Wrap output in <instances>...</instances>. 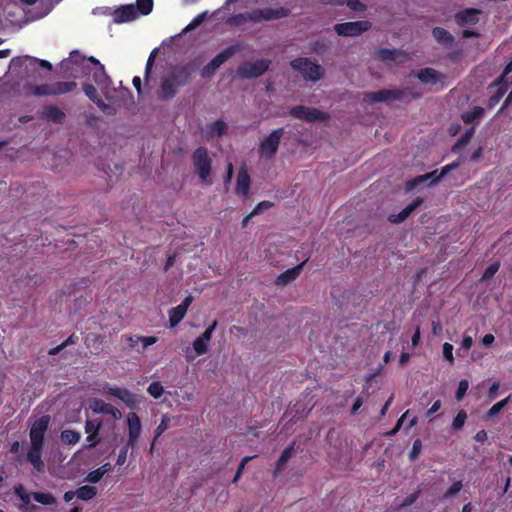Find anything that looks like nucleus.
Returning a JSON list of instances; mask_svg holds the SVG:
<instances>
[{
	"label": "nucleus",
	"instance_id": "nucleus-50",
	"mask_svg": "<svg viewBox=\"0 0 512 512\" xmlns=\"http://www.w3.org/2000/svg\"><path fill=\"white\" fill-rule=\"evenodd\" d=\"M209 343L197 337L193 341V349L197 355H203L208 352Z\"/></svg>",
	"mask_w": 512,
	"mask_h": 512
},
{
	"label": "nucleus",
	"instance_id": "nucleus-59",
	"mask_svg": "<svg viewBox=\"0 0 512 512\" xmlns=\"http://www.w3.org/2000/svg\"><path fill=\"white\" fill-rule=\"evenodd\" d=\"M104 475L101 473V471L97 468L91 472L88 473L86 477V481L90 483H98Z\"/></svg>",
	"mask_w": 512,
	"mask_h": 512
},
{
	"label": "nucleus",
	"instance_id": "nucleus-48",
	"mask_svg": "<svg viewBox=\"0 0 512 512\" xmlns=\"http://www.w3.org/2000/svg\"><path fill=\"white\" fill-rule=\"evenodd\" d=\"M147 391L152 397L158 399L163 395L164 388L160 382L154 381L148 386Z\"/></svg>",
	"mask_w": 512,
	"mask_h": 512
},
{
	"label": "nucleus",
	"instance_id": "nucleus-40",
	"mask_svg": "<svg viewBox=\"0 0 512 512\" xmlns=\"http://www.w3.org/2000/svg\"><path fill=\"white\" fill-rule=\"evenodd\" d=\"M294 445H295V442H293L291 445H289L282 451V453L276 463L275 474L277 472L281 471L284 468V466L286 465V463L288 462V460L291 458L293 451H294Z\"/></svg>",
	"mask_w": 512,
	"mask_h": 512
},
{
	"label": "nucleus",
	"instance_id": "nucleus-9",
	"mask_svg": "<svg viewBox=\"0 0 512 512\" xmlns=\"http://www.w3.org/2000/svg\"><path fill=\"white\" fill-rule=\"evenodd\" d=\"M284 134V128L273 130L265 137L259 145V153L262 157L272 158L278 151L281 138Z\"/></svg>",
	"mask_w": 512,
	"mask_h": 512
},
{
	"label": "nucleus",
	"instance_id": "nucleus-4",
	"mask_svg": "<svg viewBox=\"0 0 512 512\" xmlns=\"http://www.w3.org/2000/svg\"><path fill=\"white\" fill-rule=\"evenodd\" d=\"M88 58L89 57L83 56L76 50L72 51L70 56L61 62V68L66 72H70L75 78L80 75H90L91 63Z\"/></svg>",
	"mask_w": 512,
	"mask_h": 512
},
{
	"label": "nucleus",
	"instance_id": "nucleus-38",
	"mask_svg": "<svg viewBox=\"0 0 512 512\" xmlns=\"http://www.w3.org/2000/svg\"><path fill=\"white\" fill-rule=\"evenodd\" d=\"M61 441L66 445H74L81 439L80 432L72 429H65L61 432Z\"/></svg>",
	"mask_w": 512,
	"mask_h": 512
},
{
	"label": "nucleus",
	"instance_id": "nucleus-63",
	"mask_svg": "<svg viewBox=\"0 0 512 512\" xmlns=\"http://www.w3.org/2000/svg\"><path fill=\"white\" fill-rule=\"evenodd\" d=\"M129 447L130 446H127V444H126L124 447H122L120 449L117 460H116L117 465L122 466L126 462L127 452H128Z\"/></svg>",
	"mask_w": 512,
	"mask_h": 512
},
{
	"label": "nucleus",
	"instance_id": "nucleus-21",
	"mask_svg": "<svg viewBox=\"0 0 512 512\" xmlns=\"http://www.w3.org/2000/svg\"><path fill=\"white\" fill-rule=\"evenodd\" d=\"M377 58L383 62L393 61L401 64L408 60V55L400 49L381 48L377 52Z\"/></svg>",
	"mask_w": 512,
	"mask_h": 512
},
{
	"label": "nucleus",
	"instance_id": "nucleus-10",
	"mask_svg": "<svg viewBox=\"0 0 512 512\" xmlns=\"http://www.w3.org/2000/svg\"><path fill=\"white\" fill-rule=\"evenodd\" d=\"M104 395L120 399L129 409H136L139 403L138 395L126 388L106 384L102 390Z\"/></svg>",
	"mask_w": 512,
	"mask_h": 512
},
{
	"label": "nucleus",
	"instance_id": "nucleus-23",
	"mask_svg": "<svg viewBox=\"0 0 512 512\" xmlns=\"http://www.w3.org/2000/svg\"><path fill=\"white\" fill-rule=\"evenodd\" d=\"M481 10L476 8H466L455 14V21L459 26L475 25L479 22Z\"/></svg>",
	"mask_w": 512,
	"mask_h": 512
},
{
	"label": "nucleus",
	"instance_id": "nucleus-42",
	"mask_svg": "<svg viewBox=\"0 0 512 512\" xmlns=\"http://www.w3.org/2000/svg\"><path fill=\"white\" fill-rule=\"evenodd\" d=\"M32 93L35 96H53L52 83H44L32 86Z\"/></svg>",
	"mask_w": 512,
	"mask_h": 512
},
{
	"label": "nucleus",
	"instance_id": "nucleus-33",
	"mask_svg": "<svg viewBox=\"0 0 512 512\" xmlns=\"http://www.w3.org/2000/svg\"><path fill=\"white\" fill-rule=\"evenodd\" d=\"M77 88V83L74 81H59L52 83L53 96L67 94Z\"/></svg>",
	"mask_w": 512,
	"mask_h": 512
},
{
	"label": "nucleus",
	"instance_id": "nucleus-49",
	"mask_svg": "<svg viewBox=\"0 0 512 512\" xmlns=\"http://www.w3.org/2000/svg\"><path fill=\"white\" fill-rule=\"evenodd\" d=\"M463 488V483L461 480L455 481L443 494L444 499H450L458 494Z\"/></svg>",
	"mask_w": 512,
	"mask_h": 512
},
{
	"label": "nucleus",
	"instance_id": "nucleus-57",
	"mask_svg": "<svg viewBox=\"0 0 512 512\" xmlns=\"http://www.w3.org/2000/svg\"><path fill=\"white\" fill-rule=\"evenodd\" d=\"M462 164L461 159H457L456 161H453L452 163H449L445 166H443L440 170V176L447 175L450 171L455 170Z\"/></svg>",
	"mask_w": 512,
	"mask_h": 512
},
{
	"label": "nucleus",
	"instance_id": "nucleus-15",
	"mask_svg": "<svg viewBox=\"0 0 512 512\" xmlns=\"http://www.w3.org/2000/svg\"><path fill=\"white\" fill-rule=\"evenodd\" d=\"M180 88L182 87L176 81L171 80L170 74H167L162 78L157 96L160 100H171L177 95Z\"/></svg>",
	"mask_w": 512,
	"mask_h": 512
},
{
	"label": "nucleus",
	"instance_id": "nucleus-43",
	"mask_svg": "<svg viewBox=\"0 0 512 512\" xmlns=\"http://www.w3.org/2000/svg\"><path fill=\"white\" fill-rule=\"evenodd\" d=\"M103 337L98 334H89L86 337L85 343L88 348H93L97 353L101 350Z\"/></svg>",
	"mask_w": 512,
	"mask_h": 512
},
{
	"label": "nucleus",
	"instance_id": "nucleus-11",
	"mask_svg": "<svg viewBox=\"0 0 512 512\" xmlns=\"http://www.w3.org/2000/svg\"><path fill=\"white\" fill-rule=\"evenodd\" d=\"M237 51L235 46H229L217 54L207 65L201 70L200 74L202 78H210L216 70L227 60H229Z\"/></svg>",
	"mask_w": 512,
	"mask_h": 512
},
{
	"label": "nucleus",
	"instance_id": "nucleus-61",
	"mask_svg": "<svg viewBox=\"0 0 512 512\" xmlns=\"http://www.w3.org/2000/svg\"><path fill=\"white\" fill-rule=\"evenodd\" d=\"M251 458H252V457H248V456H246V457H244V458L241 460V462H240V464H239V466H238V469H237V471H236V473H235V476H234V478H233V483H236V482L239 480V478L241 477L242 472H243V470H244V468H245V465L248 463V461H249Z\"/></svg>",
	"mask_w": 512,
	"mask_h": 512
},
{
	"label": "nucleus",
	"instance_id": "nucleus-55",
	"mask_svg": "<svg viewBox=\"0 0 512 512\" xmlns=\"http://www.w3.org/2000/svg\"><path fill=\"white\" fill-rule=\"evenodd\" d=\"M86 441L87 444L83 447V449H91L96 447L100 443L99 434H88Z\"/></svg>",
	"mask_w": 512,
	"mask_h": 512
},
{
	"label": "nucleus",
	"instance_id": "nucleus-27",
	"mask_svg": "<svg viewBox=\"0 0 512 512\" xmlns=\"http://www.w3.org/2000/svg\"><path fill=\"white\" fill-rule=\"evenodd\" d=\"M304 265H305V261L300 263L299 265H297L293 268L287 269L286 271L281 273L276 279V284L285 286V285L293 282L300 275L301 270Z\"/></svg>",
	"mask_w": 512,
	"mask_h": 512
},
{
	"label": "nucleus",
	"instance_id": "nucleus-36",
	"mask_svg": "<svg viewBox=\"0 0 512 512\" xmlns=\"http://www.w3.org/2000/svg\"><path fill=\"white\" fill-rule=\"evenodd\" d=\"M207 132L210 136L221 137L227 133V124L223 120H216L207 126Z\"/></svg>",
	"mask_w": 512,
	"mask_h": 512
},
{
	"label": "nucleus",
	"instance_id": "nucleus-22",
	"mask_svg": "<svg viewBox=\"0 0 512 512\" xmlns=\"http://www.w3.org/2000/svg\"><path fill=\"white\" fill-rule=\"evenodd\" d=\"M424 202L422 197H416L398 214H391L388 217L389 222L393 224H400L404 222L420 205Z\"/></svg>",
	"mask_w": 512,
	"mask_h": 512
},
{
	"label": "nucleus",
	"instance_id": "nucleus-1",
	"mask_svg": "<svg viewBox=\"0 0 512 512\" xmlns=\"http://www.w3.org/2000/svg\"><path fill=\"white\" fill-rule=\"evenodd\" d=\"M50 424V416L43 415L31 426L29 431L30 447L26 454V460L33 466L34 470L43 473L45 463L42 460L44 450L45 433Z\"/></svg>",
	"mask_w": 512,
	"mask_h": 512
},
{
	"label": "nucleus",
	"instance_id": "nucleus-60",
	"mask_svg": "<svg viewBox=\"0 0 512 512\" xmlns=\"http://www.w3.org/2000/svg\"><path fill=\"white\" fill-rule=\"evenodd\" d=\"M346 5L354 11H364L366 6L360 0H345Z\"/></svg>",
	"mask_w": 512,
	"mask_h": 512
},
{
	"label": "nucleus",
	"instance_id": "nucleus-29",
	"mask_svg": "<svg viewBox=\"0 0 512 512\" xmlns=\"http://www.w3.org/2000/svg\"><path fill=\"white\" fill-rule=\"evenodd\" d=\"M441 76V73L433 68H423L417 73L418 79L425 84H436Z\"/></svg>",
	"mask_w": 512,
	"mask_h": 512
},
{
	"label": "nucleus",
	"instance_id": "nucleus-25",
	"mask_svg": "<svg viewBox=\"0 0 512 512\" xmlns=\"http://www.w3.org/2000/svg\"><path fill=\"white\" fill-rule=\"evenodd\" d=\"M41 118L54 124H62L65 121L66 114L55 105L43 107Z\"/></svg>",
	"mask_w": 512,
	"mask_h": 512
},
{
	"label": "nucleus",
	"instance_id": "nucleus-34",
	"mask_svg": "<svg viewBox=\"0 0 512 512\" xmlns=\"http://www.w3.org/2000/svg\"><path fill=\"white\" fill-rule=\"evenodd\" d=\"M490 86H493V85L491 84ZM496 86H497V91L493 95H491L489 97V99L487 100V108L488 109H492L493 107H495L500 102V100L503 98V96L506 94V92L508 90L506 83H501Z\"/></svg>",
	"mask_w": 512,
	"mask_h": 512
},
{
	"label": "nucleus",
	"instance_id": "nucleus-17",
	"mask_svg": "<svg viewBox=\"0 0 512 512\" xmlns=\"http://www.w3.org/2000/svg\"><path fill=\"white\" fill-rule=\"evenodd\" d=\"M127 423H128V440L127 446H131L134 448L137 444L138 438L141 433L142 425L139 416L131 412L127 415Z\"/></svg>",
	"mask_w": 512,
	"mask_h": 512
},
{
	"label": "nucleus",
	"instance_id": "nucleus-32",
	"mask_svg": "<svg viewBox=\"0 0 512 512\" xmlns=\"http://www.w3.org/2000/svg\"><path fill=\"white\" fill-rule=\"evenodd\" d=\"M231 22L237 26L246 23H258L256 9L233 15L231 18Z\"/></svg>",
	"mask_w": 512,
	"mask_h": 512
},
{
	"label": "nucleus",
	"instance_id": "nucleus-37",
	"mask_svg": "<svg viewBox=\"0 0 512 512\" xmlns=\"http://www.w3.org/2000/svg\"><path fill=\"white\" fill-rule=\"evenodd\" d=\"M475 133V127L472 126L466 132L461 135V137L455 142V144L452 146L451 150L452 152L456 153L462 150L471 140L473 134Z\"/></svg>",
	"mask_w": 512,
	"mask_h": 512
},
{
	"label": "nucleus",
	"instance_id": "nucleus-53",
	"mask_svg": "<svg viewBox=\"0 0 512 512\" xmlns=\"http://www.w3.org/2000/svg\"><path fill=\"white\" fill-rule=\"evenodd\" d=\"M468 388L469 382L467 380L463 379L459 382L458 388L455 393V398L457 401H461L464 398Z\"/></svg>",
	"mask_w": 512,
	"mask_h": 512
},
{
	"label": "nucleus",
	"instance_id": "nucleus-58",
	"mask_svg": "<svg viewBox=\"0 0 512 512\" xmlns=\"http://www.w3.org/2000/svg\"><path fill=\"white\" fill-rule=\"evenodd\" d=\"M443 357L448 360L451 364L454 362L453 357V345L445 342L443 344Z\"/></svg>",
	"mask_w": 512,
	"mask_h": 512
},
{
	"label": "nucleus",
	"instance_id": "nucleus-45",
	"mask_svg": "<svg viewBox=\"0 0 512 512\" xmlns=\"http://www.w3.org/2000/svg\"><path fill=\"white\" fill-rule=\"evenodd\" d=\"M33 499L43 505H52L56 502L55 497L51 493L34 492Z\"/></svg>",
	"mask_w": 512,
	"mask_h": 512
},
{
	"label": "nucleus",
	"instance_id": "nucleus-39",
	"mask_svg": "<svg viewBox=\"0 0 512 512\" xmlns=\"http://www.w3.org/2000/svg\"><path fill=\"white\" fill-rule=\"evenodd\" d=\"M96 494L97 488L95 486L84 485L76 490V496L83 501L91 500Z\"/></svg>",
	"mask_w": 512,
	"mask_h": 512
},
{
	"label": "nucleus",
	"instance_id": "nucleus-62",
	"mask_svg": "<svg viewBox=\"0 0 512 512\" xmlns=\"http://www.w3.org/2000/svg\"><path fill=\"white\" fill-rule=\"evenodd\" d=\"M511 71H512V61H511V62H509V63L505 66V68H504V70H503V73L499 76V78H498L496 81H494V82L492 83V85H498V84H501V83H506V82H505V77H506V76H507Z\"/></svg>",
	"mask_w": 512,
	"mask_h": 512
},
{
	"label": "nucleus",
	"instance_id": "nucleus-28",
	"mask_svg": "<svg viewBox=\"0 0 512 512\" xmlns=\"http://www.w3.org/2000/svg\"><path fill=\"white\" fill-rule=\"evenodd\" d=\"M82 89L85 95L95 103L101 110H105L108 105L103 101V99L98 94L96 87L91 83H83Z\"/></svg>",
	"mask_w": 512,
	"mask_h": 512
},
{
	"label": "nucleus",
	"instance_id": "nucleus-8",
	"mask_svg": "<svg viewBox=\"0 0 512 512\" xmlns=\"http://www.w3.org/2000/svg\"><path fill=\"white\" fill-rule=\"evenodd\" d=\"M291 117L306 122L325 121L329 118L328 114L314 107L297 105L289 110Z\"/></svg>",
	"mask_w": 512,
	"mask_h": 512
},
{
	"label": "nucleus",
	"instance_id": "nucleus-44",
	"mask_svg": "<svg viewBox=\"0 0 512 512\" xmlns=\"http://www.w3.org/2000/svg\"><path fill=\"white\" fill-rule=\"evenodd\" d=\"M511 400V395L507 396L506 398L502 399L501 401L494 404L486 413V417L488 419H491L495 417Z\"/></svg>",
	"mask_w": 512,
	"mask_h": 512
},
{
	"label": "nucleus",
	"instance_id": "nucleus-51",
	"mask_svg": "<svg viewBox=\"0 0 512 512\" xmlns=\"http://www.w3.org/2000/svg\"><path fill=\"white\" fill-rule=\"evenodd\" d=\"M500 263L498 261L491 263L483 272L482 280L491 279L499 270Z\"/></svg>",
	"mask_w": 512,
	"mask_h": 512
},
{
	"label": "nucleus",
	"instance_id": "nucleus-18",
	"mask_svg": "<svg viewBox=\"0 0 512 512\" xmlns=\"http://www.w3.org/2000/svg\"><path fill=\"white\" fill-rule=\"evenodd\" d=\"M192 301L193 297L188 295L179 305L168 311L170 327L177 326L183 320Z\"/></svg>",
	"mask_w": 512,
	"mask_h": 512
},
{
	"label": "nucleus",
	"instance_id": "nucleus-54",
	"mask_svg": "<svg viewBox=\"0 0 512 512\" xmlns=\"http://www.w3.org/2000/svg\"><path fill=\"white\" fill-rule=\"evenodd\" d=\"M422 449V441L420 439H416L413 442L412 448L409 452V459L414 461L418 458Z\"/></svg>",
	"mask_w": 512,
	"mask_h": 512
},
{
	"label": "nucleus",
	"instance_id": "nucleus-5",
	"mask_svg": "<svg viewBox=\"0 0 512 512\" xmlns=\"http://www.w3.org/2000/svg\"><path fill=\"white\" fill-rule=\"evenodd\" d=\"M201 61L198 58L175 65L168 74L171 80L176 81L181 87L192 81L194 74L199 70Z\"/></svg>",
	"mask_w": 512,
	"mask_h": 512
},
{
	"label": "nucleus",
	"instance_id": "nucleus-14",
	"mask_svg": "<svg viewBox=\"0 0 512 512\" xmlns=\"http://www.w3.org/2000/svg\"><path fill=\"white\" fill-rule=\"evenodd\" d=\"M258 23L273 21L290 16L291 10L288 7H264L256 9Z\"/></svg>",
	"mask_w": 512,
	"mask_h": 512
},
{
	"label": "nucleus",
	"instance_id": "nucleus-30",
	"mask_svg": "<svg viewBox=\"0 0 512 512\" xmlns=\"http://www.w3.org/2000/svg\"><path fill=\"white\" fill-rule=\"evenodd\" d=\"M432 35L439 44L444 46H451L455 40L454 36L442 27L433 28Z\"/></svg>",
	"mask_w": 512,
	"mask_h": 512
},
{
	"label": "nucleus",
	"instance_id": "nucleus-7",
	"mask_svg": "<svg viewBox=\"0 0 512 512\" xmlns=\"http://www.w3.org/2000/svg\"><path fill=\"white\" fill-rule=\"evenodd\" d=\"M192 162L201 181L206 182L210 176L212 168V161L207 148H196L192 154Z\"/></svg>",
	"mask_w": 512,
	"mask_h": 512
},
{
	"label": "nucleus",
	"instance_id": "nucleus-56",
	"mask_svg": "<svg viewBox=\"0 0 512 512\" xmlns=\"http://www.w3.org/2000/svg\"><path fill=\"white\" fill-rule=\"evenodd\" d=\"M217 324L218 322L215 320L211 325H209L206 328V330L199 336V338L209 343Z\"/></svg>",
	"mask_w": 512,
	"mask_h": 512
},
{
	"label": "nucleus",
	"instance_id": "nucleus-64",
	"mask_svg": "<svg viewBox=\"0 0 512 512\" xmlns=\"http://www.w3.org/2000/svg\"><path fill=\"white\" fill-rule=\"evenodd\" d=\"M169 419L164 417L160 424L155 429V439L162 435V433L167 429L168 427Z\"/></svg>",
	"mask_w": 512,
	"mask_h": 512
},
{
	"label": "nucleus",
	"instance_id": "nucleus-19",
	"mask_svg": "<svg viewBox=\"0 0 512 512\" xmlns=\"http://www.w3.org/2000/svg\"><path fill=\"white\" fill-rule=\"evenodd\" d=\"M90 408L95 414L110 415L114 420L122 418V413L119 409L106 403L102 399L94 398L90 401Z\"/></svg>",
	"mask_w": 512,
	"mask_h": 512
},
{
	"label": "nucleus",
	"instance_id": "nucleus-13",
	"mask_svg": "<svg viewBox=\"0 0 512 512\" xmlns=\"http://www.w3.org/2000/svg\"><path fill=\"white\" fill-rule=\"evenodd\" d=\"M370 27L369 21H355L336 24L334 30L340 36H358Z\"/></svg>",
	"mask_w": 512,
	"mask_h": 512
},
{
	"label": "nucleus",
	"instance_id": "nucleus-46",
	"mask_svg": "<svg viewBox=\"0 0 512 512\" xmlns=\"http://www.w3.org/2000/svg\"><path fill=\"white\" fill-rule=\"evenodd\" d=\"M102 427V421L100 419L86 420L85 422V433L86 434H99Z\"/></svg>",
	"mask_w": 512,
	"mask_h": 512
},
{
	"label": "nucleus",
	"instance_id": "nucleus-24",
	"mask_svg": "<svg viewBox=\"0 0 512 512\" xmlns=\"http://www.w3.org/2000/svg\"><path fill=\"white\" fill-rule=\"evenodd\" d=\"M250 175L245 166L241 167L238 171L237 180H236V189L235 192L239 196L247 197L250 190Z\"/></svg>",
	"mask_w": 512,
	"mask_h": 512
},
{
	"label": "nucleus",
	"instance_id": "nucleus-41",
	"mask_svg": "<svg viewBox=\"0 0 512 512\" xmlns=\"http://www.w3.org/2000/svg\"><path fill=\"white\" fill-rule=\"evenodd\" d=\"M153 6V0H136L135 8L138 15L146 16L152 12Z\"/></svg>",
	"mask_w": 512,
	"mask_h": 512
},
{
	"label": "nucleus",
	"instance_id": "nucleus-6",
	"mask_svg": "<svg viewBox=\"0 0 512 512\" xmlns=\"http://www.w3.org/2000/svg\"><path fill=\"white\" fill-rule=\"evenodd\" d=\"M271 65L269 59H258L254 62L245 61L237 67V75L242 79H254L266 73Z\"/></svg>",
	"mask_w": 512,
	"mask_h": 512
},
{
	"label": "nucleus",
	"instance_id": "nucleus-16",
	"mask_svg": "<svg viewBox=\"0 0 512 512\" xmlns=\"http://www.w3.org/2000/svg\"><path fill=\"white\" fill-rule=\"evenodd\" d=\"M180 88L182 87L176 81L171 80L170 74H167L162 78L157 96L160 100H171L177 95Z\"/></svg>",
	"mask_w": 512,
	"mask_h": 512
},
{
	"label": "nucleus",
	"instance_id": "nucleus-20",
	"mask_svg": "<svg viewBox=\"0 0 512 512\" xmlns=\"http://www.w3.org/2000/svg\"><path fill=\"white\" fill-rule=\"evenodd\" d=\"M138 16L134 4L121 5L113 12V20L117 24L133 21Z\"/></svg>",
	"mask_w": 512,
	"mask_h": 512
},
{
	"label": "nucleus",
	"instance_id": "nucleus-3",
	"mask_svg": "<svg viewBox=\"0 0 512 512\" xmlns=\"http://www.w3.org/2000/svg\"><path fill=\"white\" fill-rule=\"evenodd\" d=\"M290 66L294 70L299 71L307 81H319L325 74L324 68L321 65L307 57H299L292 60Z\"/></svg>",
	"mask_w": 512,
	"mask_h": 512
},
{
	"label": "nucleus",
	"instance_id": "nucleus-26",
	"mask_svg": "<svg viewBox=\"0 0 512 512\" xmlns=\"http://www.w3.org/2000/svg\"><path fill=\"white\" fill-rule=\"evenodd\" d=\"M442 178H444V176H440V171L436 169V170H433L432 172L417 176L414 179L408 181L407 189L412 190L416 186H418L424 182H427V181H430V185H432V184L438 183Z\"/></svg>",
	"mask_w": 512,
	"mask_h": 512
},
{
	"label": "nucleus",
	"instance_id": "nucleus-31",
	"mask_svg": "<svg viewBox=\"0 0 512 512\" xmlns=\"http://www.w3.org/2000/svg\"><path fill=\"white\" fill-rule=\"evenodd\" d=\"M26 62H30L31 64L33 63H38L40 67L42 68H45L47 70H51L52 69V64L47 61V60H39L37 58H34V57H30V56H25V57H17V58H14L11 60V66L12 67H16V66H23L26 64Z\"/></svg>",
	"mask_w": 512,
	"mask_h": 512
},
{
	"label": "nucleus",
	"instance_id": "nucleus-47",
	"mask_svg": "<svg viewBox=\"0 0 512 512\" xmlns=\"http://www.w3.org/2000/svg\"><path fill=\"white\" fill-rule=\"evenodd\" d=\"M467 420V413L465 410H460L453 419L451 428L452 430H460Z\"/></svg>",
	"mask_w": 512,
	"mask_h": 512
},
{
	"label": "nucleus",
	"instance_id": "nucleus-12",
	"mask_svg": "<svg viewBox=\"0 0 512 512\" xmlns=\"http://www.w3.org/2000/svg\"><path fill=\"white\" fill-rule=\"evenodd\" d=\"M88 60H90L91 63V73L89 76H91L94 83L105 92L112 84L110 76L107 74L104 65H102L98 59L91 56Z\"/></svg>",
	"mask_w": 512,
	"mask_h": 512
},
{
	"label": "nucleus",
	"instance_id": "nucleus-2",
	"mask_svg": "<svg viewBox=\"0 0 512 512\" xmlns=\"http://www.w3.org/2000/svg\"><path fill=\"white\" fill-rule=\"evenodd\" d=\"M411 95L413 98H419L420 94L413 93L410 88L404 89H381L375 92H366L363 100L366 103L373 104L378 102L401 101L405 96Z\"/></svg>",
	"mask_w": 512,
	"mask_h": 512
},
{
	"label": "nucleus",
	"instance_id": "nucleus-52",
	"mask_svg": "<svg viewBox=\"0 0 512 512\" xmlns=\"http://www.w3.org/2000/svg\"><path fill=\"white\" fill-rule=\"evenodd\" d=\"M156 54H157V49H154L149 57H148V60L146 62V66H145V75H144V79H145V82H147L150 78V75H151V72H152V67H153V64H154V60H155V57H156Z\"/></svg>",
	"mask_w": 512,
	"mask_h": 512
},
{
	"label": "nucleus",
	"instance_id": "nucleus-35",
	"mask_svg": "<svg viewBox=\"0 0 512 512\" xmlns=\"http://www.w3.org/2000/svg\"><path fill=\"white\" fill-rule=\"evenodd\" d=\"M485 114L484 108L476 106L470 111L461 114V119L465 124H470L475 120H480Z\"/></svg>",
	"mask_w": 512,
	"mask_h": 512
}]
</instances>
